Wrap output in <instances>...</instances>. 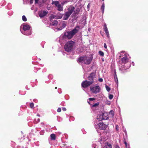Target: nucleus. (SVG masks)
Masks as SVG:
<instances>
[{
    "label": "nucleus",
    "instance_id": "obj_46",
    "mask_svg": "<svg viewBox=\"0 0 148 148\" xmlns=\"http://www.w3.org/2000/svg\"><path fill=\"white\" fill-rule=\"evenodd\" d=\"M58 134L59 135L61 134H62L61 132H58Z\"/></svg>",
    "mask_w": 148,
    "mask_h": 148
},
{
    "label": "nucleus",
    "instance_id": "obj_11",
    "mask_svg": "<svg viewBox=\"0 0 148 148\" xmlns=\"http://www.w3.org/2000/svg\"><path fill=\"white\" fill-rule=\"evenodd\" d=\"M107 138L106 137L101 136L100 138H99L98 141L100 142L101 145L105 143V142H106V140L107 139Z\"/></svg>",
    "mask_w": 148,
    "mask_h": 148
},
{
    "label": "nucleus",
    "instance_id": "obj_21",
    "mask_svg": "<svg viewBox=\"0 0 148 148\" xmlns=\"http://www.w3.org/2000/svg\"><path fill=\"white\" fill-rule=\"evenodd\" d=\"M114 78L115 82L117 84L118 82V81L117 77V75L116 73V72L115 71H114Z\"/></svg>",
    "mask_w": 148,
    "mask_h": 148
},
{
    "label": "nucleus",
    "instance_id": "obj_1",
    "mask_svg": "<svg viewBox=\"0 0 148 148\" xmlns=\"http://www.w3.org/2000/svg\"><path fill=\"white\" fill-rule=\"evenodd\" d=\"M121 56H124L121 59L122 64L119 66V69L121 71L122 73H124L125 72V70L128 69L131 66V63L129 62L128 57V54L124 52H122L121 54Z\"/></svg>",
    "mask_w": 148,
    "mask_h": 148
},
{
    "label": "nucleus",
    "instance_id": "obj_6",
    "mask_svg": "<svg viewBox=\"0 0 148 148\" xmlns=\"http://www.w3.org/2000/svg\"><path fill=\"white\" fill-rule=\"evenodd\" d=\"M74 42L72 41H70L67 42L65 45L64 49L67 52H70L72 50Z\"/></svg>",
    "mask_w": 148,
    "mask_h": 148
},
{
    "label": "nucleus",
    "instance_id": "obj_14",
    "mask_svg": "<svg viewBox=\"0 0 148 148\" xmlns=\"http://www.w3.org/2000/svg\"><path fill=\"white\" fill-rule=\"evenodd\" d=\"M95 77V74L94 73H91L89 76L88 77V79L90 80L89 82H94V78Z\"/></svg>",
    "mask_w": 148,
    "mask_h": 148
},
{
    "label": "nucleus",
    "instance_id": "obj_49",
    "mask_svg": "<svg viewBox=\"0 0 148 148\" xmlns=\"http://www.w3.org/2000/svg\"><path fill=\"white\" fill-rule=\"evenodd\" d=\"M64 103V102H62L61 103V105H62V104H63Z\"/></svg>",
    "mask_w": 148,
    "mask_h": 148
},
{
    "label": "nucleus",
    "instance_id": "obj_36",
    "mask_svg": "<svg viewBox=\"0 0 148 148\" xmlns=\"http://www.w3.org/2000/svg\"><path fill=\"white\" fill-rule=\"evenodd\" d=\"M62 14H60L59 16H58V18L59 19H61L62 18Z\"/></svg>",
    "mask_w": 148,
    "mask_h": 148
},
{
    "label": "nucleus",
    "instance_id": "obj_43",
    "mask_svg": "<svg viewBox=\"0 0 148 148\" xmlns=\"http://www.w3.org/2000/svg\"><path fill=\"white\" fill-rule=\"evenodd\" d=\"M40 121V119L39 118H38L37 120V121H36L37 123H38Z\"/></svg>",
    "mask_w": 148,
    "mask_h": 148
},
{
    "label": "nucleus",
    "instance_id": "obj_35",
    "mask_svg": "<svg viewBox=\"0 0 148 148\" xmlns=\"http://www.w3.org/2000/svg\"><path fill=\"white\" fill-rule=\"evenodd\" d=\"M98 81L100 82H102L103 81V79L101 78H99Z\"/></svg>",
    "mask_w": 148,
    "mask_h": 148
},
{
    "label": "nucleus",
    "instance_id": "obj_26",
    "mask_svg": "<svg viewBox=\"0 0 148 148\" xmlns=\"http://www.w3.org/2000/svg\"><path fill=\"white\" fill-rule=\"evenodd\" d=\"M22 19L23 21L24 22H25L27 21V18L25 15H23L22 16Z\"/></svg>",
    "mask_w": 148,
    "mask_h": 148
},
{
    "label": "nucleus",
    "instance_id": "obj_48",
    "mask_svg": "<svg viewBox=\"0 0 148 148\" xmlns=\"http://www.w3.org/2000/svg\"><path fill=\"white\" fill-rule=\"evenodd\" d=\"M65 53H65L63 52V54L64 55H65Z\"/></svg>",
    "mask_w": 148,
    "mask_h": 148
},
{
    "label": "nucleus",
    "instance_id": "obj_9",
    "mask_svg": "<svg viewBox=\"0 0 148 148\" xmlns=\"http://www.w3.org/2000/svg\"><path fill=\"white\" fill-rule=\"evenodd\" d=\"M92 84V82H89V81L85 80L82 82L81 84V86L83 88H86Z\"/></svg>",
    "mask_w": 148,
    "mask_h": 148
},
{
    "label": "nucleus",
    "instance_id": "obj_12",
    "mask_svg": "<svg viewBox=\"0 0 148 148\" xmlns=\"http://www.w3.org/2000/svg\"><path fill=\"white\" fill-rule=\"evenodd\" d=\"M102 148H112L111 144L107 142H105L104 144L101 145Z\"/></svg>",
    "mask_w": 148,
    "mask_h": 148
},
{
    "label": "nucleus",
    "instance_id": "obj_52",
    "mask_svg": "<svg viewBox=\"0 0 148 148\" xmlns=\"http://www.w3.org/2000/svg\"><path fill=\"white\" fill-rule=\"evenodd\" d=\"M31 9L32 10H33V7H32L31 8Z\"/></svg>",
    "mask_w": 148,
    "mask_h": 148
},
{
    "label": "nucleus",
    "instance_id": "obj_15",
    "mask_svg": "<svg viewBox=\"0 0 148 148\" xmlns=\"http://www.w3.org/2000/svg\"><path fill=\"white\" fill-rule=\"evenodd\" d=\"M47 11H41L39 12L38 14L39 16L42 18L46 16L47 14Z\"/></svg>",
    "mask_w": 148,
    "mask_h": 148
},
{
    "label": "nucleus",
    "instance_id": "obj_3",
    "mask_svg": "<svg viewBox=\"0 0 148 148\" xmlns=\"http://www.w3.org/2000/svg\"><path fill=\"white\" fill-rule=\"evenodd\" d=\"M30 27L29 25L26 23H24L21 25L20 30L23 34L25 35H30L32 33V32L30 29Z\"/></svg>",
    "mask_w": 148,
    "mask_h": 148
},
{
    "label": "nucleus",
    "instance_id": "obj_33",
    "mask_svg": "<svg viewBox=\"0 0 148 148\" xmlns=\"http://www.w3.org/2000/svg\"><path fill=\"white\" fill-rule=\"evenodd\" d=\"M89 100L90 101H93L95 100V98H90L89 99Z\"/></svg>",
    "mask_w": 148,
    "mask_h": 148
},
{
    "label": "nucleus",
    "instance_id": "obj_24",
    "mask_svg": "<svg viewBox=\"0 0 148 148\" xmlns=\"http://www.w3.org/2000/svg\"><path fill=\"white\" fill-rule=\"evenodd\" d=\"M58 23V22L57 21L55 20L53 21L52 23V25L53 26H55L57 25Z\"/></svg>",
    "mask_w": 148,
    "mask_h": 148
},
{
    "label": "nucleus",
    "instance_id": "obj_23",
    "mask_svg": "<svg viewBox=\"0 0 148 148\" xmlns=\"http://www.w3.org/2000/svg\"><path fill=\"white\" fill-rule=\"evenodd\" d=\"M50 137L51 139L52 140H54L56 139V136L54 134H51Z\"/></svg>",
    "mask_w": 148,
    "mask_h": 148
},
{
    "label": "nucleus",
    "instance_id": "obj_40",
    "mask_svg": "<svg viewBox=\"0 0 148 148\" xmlns=\"http://www.w3.org/2000/svg\"><path fill=\"white\" fill-rule=\"evenodd\" d=\"M62 110L64 111H65L66 110V109L65 108V107H63L62 108Z\"/></svg>",
    "mask_w": 148,
    "mask_h": 148
},
{
    "label": "nucleus",
    "instance_id": "obj_30",
    "mask_svg": "<svg viewBox=\"0 0 148 148\" xmlns=\"http://www.w3.org/2000/svg\"><path fill=\"white\" fill-rule=\"evenodd\" d=\"M113 97V95H112L110 94L109 95V98L110 99H112Z\"/></svg>",
    "mask_w": 148,
    "mask_h": 148
},
{
    "label": "nucleus",
    "instance_id": "obj_50",
    "mask_svg": "<svg viewBox=\"0 0 148 148\" xmlns=\"http://www.w3.org/2000/svg\"><path fill=\"white\" fill-rule=\"evenodd\" d=\"M87 7L88 8H89V4H88L87 6Z\"/></svg>",
    "mask_w": 148,
    "mask_h": 148
},
{
    "label": "nucleus",
    "instance_id": "obj_47",
    "mask_svg": "<svg viewBox=\"0 0 148 148\" xmlns=\"http://www.w3.org/2000/svg\"><path fill=\"white\" fill-rule=\"evenodd\" d=\"M132 65H133V66H134V62H132Z\"/></svg>",
    "mask_w": 148,
    "mask_h": 148
},
{
    "label": "nucleus",
    "instance_id": "obj_28",
    "mask_svg": "<svg viewBox=\"0 0 148 148\" xmlns=\"http://www.w3.org/2000/svg\"><path fill=\"white\" fill-rule=\"evenodd\" d=\"M106 88L107 91L108 92H109L110 90V88L107 85L106 86Z\"/></svg>",
    "mask_w": 148,
    "mask_h": 148
},
{
    "label": "nucleus",
    "instance_id": "obj_60",
    "mask_svg": "<svg viewBox=\"0 0 148 148\" xmlns=\"http://www.w3.org/2000/svg\"><path fill=\"white\" fill-rule=\"evenodd\" d=\"M46 71V70H45H45H44V71Z\"/></svg>",
    "mask_w": 148,
    "mask_h": 148
},
{
    "label": "nucleus",
    "instance_id": "obj_22",
    "mask_svg": "<svg viewBox=\"0 0 148 148\" xmlns=\"http://www.w3.org/2000/svg\"><path fill=\"white\" fill-rule=\"evenodd\" d=\"M104 8H105V5L104 2H103V4L101 7V10L102 11V14H103L104 12Z\"/></svg>",
    "mask_w": 148,
    "mask_h": 148
},
{
    "label": "nucleus",
    "instance_id": "obj_32",
    "mask_svg": "<svg viewBox=\"0 0 148 148\" xmlns=\"http://www.w3.org/2000/svg\"><path fill=\"white\" fill-rule=\"evenodd\" d=\"M13 14V12L12 11H10L8 12V14L10 15H12Z\"/></svg>",
    "mask_w": 148,
    "mask_h": 148
},
{
    "label": "nucleus",
    "instance_id": "obj_42",
    "mask_svg": "<svg viewBox=\"0 0 148 148\" xmlns=\"http://www.w3.org/2000/svg\"><path fill=\"white\" fill-rule=\"evenodd\" d=\"M33 2V0H30V3L32 4Z\"/></svg>",
    "mask_w": 148,
    "mask_h": 148
},
{
    "label": "nucleus",
    "instance_id": "obj_2",
    "mask_svg": "<svg viewBox=\"0 0 148 148\" xmlns=\"http://www.w3.org/2000/svg\"><path fill=\"white\" fill-rule=\"evenodd\" d=\"M79 28V26H77L72 30L64 32L63 34L61 35L60 37V42H63L66 41L67 39H71L78 32Z\"/></svg>",
    "mask_w": 148,
    "mask_h": 148
},
{
    "label": "nucleus",
    "instance_id": "obj_27",
    "mask_svg": "<svg viewBox=\"0 0 148 148\" xmlns=\"http://www.w3.org/2000/svg\"><path fill=\"white\" fill-rule=\"evenodd\" d=\"M124 143L125 144V146L126 148H130L129 145L127 144L125 140L124 141Z\"/></svg>",
    "mask_w": 148,
    "mask_h": 148
},
{
    "label": "nucleus",
    "instance_id": "obj_59",
    "mask_svg": "<svg viewBox=\"0 0 148 148\" xmlns=\"http://www.w3.org/2000/svg\"><path fill=\"white\" fill-rule=\"evenodd\" d=\"M50 76V75H49V76H48L49 77Z\"/></svg>",
    "mask_w": 148,
    "mask_h": 148
},
{
    "label": "nucleus",
    "instance_id": "obj_29",
    "mask_svg": "<svg viewBox=\"0 0 148 148\" xmlns=\"http://www.w3.org/2000/svg\"><path fill=\"white\" fill-rule=\"evenodd\" d=\"M99 53L100 56H103L104 53L103 52L101 51H99Z\"/></svg>",
    "mask_w": 148,
    "mask_h": 148
},
{
    "label": "nucleus",
    "instance_id": "obj_31",
    "mask_svg": "<svg viewBox=\"0 0 148 148\" xmlns=\"http://www.w3.org/2000/svg\"><path fill=\"white\" fill-rule=\"evenodd\" d=\"M30 106L31 108H32L34 106V104L33 103H31L30 104Z\"/></svg>",
    "mask_w": 148,
    "mask_h": 148
},
{
    "label": "nucleus",
    "instance_id": "obj_45",
    "mask_svg": "<svg viewBox=\"0 0 148 148\" xmlns=\"http://www.w3.org/2000/svg\"><path fill=\"white\" fill-rule=\"evenodd\" d=\"M116 130L118 131V125H116Z\"/></svg>",
    "mask_w": 148,
    "mask_h": 148
},
{
    "label": "nucleus",
    "instance_id": "obj_13",
    "mask_svg": "<svg viewBox=\"0 0 148 148\" xmlns=\"http://www.w3.org/2000/svg\"><path fill=\"white\" fill-rule=\"evenodd\" d=\"M103 29L105 31L107 37L108 38H110L109 34V32L108 29V28L107 27L106 24V23H104L103 25Z\"/></svg>",
    "mask_w": 148,
    "mask_h": 148
},
{
    "label": "nucleus",
    "instance_id": "obj_41",
    "mask_svg": "<svg viewBox=\"0 0 148 148\" xmlns=\"http://www.w3.org/2000/svg\"><path fill=\"white\" fill-rule=\"evenodd\" d=\"M39 0H35V3L36 4L38 3Z\"/></svg>",
    "mask_w": 148,
    "mask_h": 148
},
{
    "label": "nucleus",
    "instance_id": "obj_37",
    "mask_svg": "<svg viewBox=\"0 0 148 148\" xmlns=\"http://www.w3.org/2000/svg\"><path fill=\"white\" fill-rule=\"evenodd\" d=\"M57 111L58 112H60L61 111V109L60 108H59L57 109Z\"/></svg>",
    "mask_w": 148,
    "mask_h": 148
},
{
    "label": "nucleus",
    "instance_id": "obj_19",
    "mask_svg": "<svg viewBox=\"0 0 148 148\" xmlns=\"http://www.w3.org/2000/svg\"><path fill=\"white\" fill-rule=\"evenodd\" d=\"M103 120H107L108 118V115L107 112L102 113Z\"/></svg>",
    "mask_w": 148,
    "mask_h": 148
},
{
    "label": "nucleus",
    "instance_id": "obj_20",
    "mask_svg": "<svg viewBox=\"0 0 148 148\" xmlns=\"http://www.w3.org/2000/svg\"><path fill=\"white\" fill-rule=\"evenodd\" d=\"M88 103L90 105V106L91 107H96L97 106H98L99 104V102H97V103H95L93 105H92L88 101Z\"/></svg>",
    "mask_w": 148,
    "mask_h": 148
},
{
    "label": "nucleus",
    "instance_id": "obj_25",
    "mask_svg": "<svg viewBox=\"0 0 148 148\" xmlns=\"http://www.w3.org/2000/svg\"><path fill=\"white\" fill-rule=\"evenodd\" d=\"M109 114H111L112 117L114 115V111L112 110H111L109 112Z\"/></svg>",
    "mask_w": 148,
    "mask_h": 148
},
{
    "label": "nucleus",
    "instance_id": "obj_56",
    "mask_svg": "<svg viewBox=\"0 0 148 148\" xmlns=\"http://www.w3.org/2000/svg\"><path fill=\"white\" fill-rule=\"evenodd\" d=\"M41 5H40V4L39 5V6H40Z\"/></svg>",
    "mask_w": 148,
    "mask_h": 148
},
{
    "label": "nucleus",
    "instance_id": "obj_17",
    "mask_svg": "<svg viewBox=\"0 0 148 148\" xmlns=\"http://www.w3.org/2000/svg\"><path fill=\"white\" fill-rule=\"evenodd\" d=\"M71 14L68 12H66L64 14L63 17V19L64 20H66L69 18Z\"/></svg>",
    "mask_w": 148,
    "mask_h": 148
},
{
    "label": "nucleus",
    "instance_id": "obj_8",
    "mask_svg": "<svg viewBox=\"0 0 148 148\" xmlns=\"http://www.w3.org/2000/svg\"><path fill=\"white\" fill-rule=\"evenodd\" d=\"M52 4H54L58 8L57 10L60 11L63 10V7L60 4L58 1H53Z\"/></svg>",
    "mask_w": 148,
    "mask_h": 148
},
{
    "label": "nucleus",
    "instance_id": "obj_18",
    "mask_svg": "<svg viewBox=\"0 0 148 148\" xmlns=\"http://www.w3.org/2000/svg\"><path fill=\"white\" fill-rule=\"evenodd\" d=\"M97 119L99 121H101L103 120V117L102 113H101L98 114L97 116Z\"/></svg>",
    "mask_w": 148,
    "mask_h": 148
},
{
    "label": "nucleus",
    "instance_id": "obj_39",
    "mask_svg": "<svg viewBox=\"0 0 148 148\" xmlns=\"http://www.w3.org/2000/svg\"><path fill=\"white\" fill-rule=\"evenodd\" d=\"M124 132L125 133L126 136H127V133L126 132V130L125 129H124L123 130Z\"/></svg>",
    "mask_w": 148,
    "mask_h": 148
},
{
    "label": "nucleus",
    "instance_id": "obj_54",
    "mask_svg": "<svg viewBox=\"0 0 148 148\" xmlns=\"http://www.w3.org/2000/svg\"><path fill=\"white\" fill-rule=\"evenodd\" d=\"M17 148H21L20 147H18Z\"/></svg>",
    "mask_w": 148,
    "mask_h": 148
},
{
    "label": "nucleus",
    "instance_id": "obj_38",
    "mask_svg": "<svg viewBox=\"0 0 148 148\" xmlns=\"http://www.w3.org/2000/svg\"><path fill=\"white\" fill-rule=\"evenodd\" d=\"M104 47L105 49H107V45H106V43H104Z\"/></svg>",
    "mask_w": 148,
    "mask_h": 148
},
{
    "label": "nucleus",
    "instance_id": "obj_53",
    "mask_svg": "<svg viewBox=\"0 0 148 148\" xmlns=\"http://www.w3.org/2000/svg\"><path fill=\"white\" fill-rule=\"evenodd\" d=\"M60 89H58V92H59V90H60ZM59 93H60L61 92H59Z\"/></svg>",
    "mask_w": 148,
    "mask_h": 148
},
{
    "label": "nucleus",
    "instance_id": "obj_61",
    "mask_svg": "<svg viewBox=\"0 0 148 148\" xmlns=\"http://www.w3.org/2000/svg\"><path fill=\"white\" fill-rule=\"evenodd\" d=\"M102 1H103L104 0H102Z\"/></svg>",
    "mask_w": 148,
    "mask_h": 148
},
{
    "label": "nucleus",
    "instance_id": "obj_55",
    "mask_svg": "<svg viewBox=\"0 0 148 148\" xmlns=\"http://www.w3.org/2000/svg\"><path fill=\"white\" fill-rule=\"evenodd\" d=\"M37 116H39V117L40 116V115L39 114H37Z\"/></svg>",
    "mask_w": 148,
    "mask_h": 148
},
{
    "label": "nucleus",
    "instance_id": "obj_16",
    "mask_svg": "<svg viewBox=\"0 0 148 148\" xmlns=\"http://www.w3.org/2000/svg\"><path fill=\"white\" fill-rule=\"evenodd\" d=\"M75 9V8L73 6H70L68 8V11L67 12L69 13L71 15Z\"/></svg>",
    "mask_w": 148,
    "mask_h": 148
},
{
    "label": "nucleus",
    "instance_id": "obj_10",
    "mask_svg": "<svg viewBox=\"0 0 148 148\" xmlns=\"http://www.w3.org/2000/svg\"><path fill=\"white\" fill-rule=\"evenodd\" d=\"M59 25H62V26L59 27H58L56 29L57 31L61 30L62 29L65 28L66 25V22L65 21H62L59 23Z\"/></svg>",
    "mask_w": 148,
    "mask_h": 148
},
{
    "label": "nucleus",
    "instance_id": "obj_57",
    "mask_svg": "<svg viewBox=\"0 0 148 148\" xmlns=\"http://www.w3.org/2000/svg\"><path fill=\"white\" fill-rule=\"evenodd\" d=\"M41 5H40V4L39 5V6H40Z\"/></svg>",
    "mask_w": 148,
    "mask_h": 148
},
{
    "label": "nucleus",
    "instance_id": "obj_34",
    "mask_svg": "<svg viewBox=\"0 0 148 148\" xmlns=\"http://www.w3.org/2000/svg\"><path fill=\"white\" fill-rule=\"evenodd\" d=\"M114 148H120V147L118 145L115 144L114 145Z\"/></svg>",
    "mask_w": 148,
    "mask_h": 148
},
{
    "label": "nucleus",
    "instance_id": "obj_44",
    "mask_svg": "<svg viewBox=\"0 0 148 148\" xmlns=\"http://www.w3.org/2000/svg\"><path fill=\"white\" fill-rule=\"evenodd\" d=\"M34 101L36 102L38 101V100L37 99H34Z\"/></svg>",
    "mask_w": 148,
    "mask_h": 148
},
{
    "label": "nucleus",
    "instance_id": "obj_58",
    "mask_svg": "<svg viewBox=\"0 0 148 148\" xmlns=\"http://www.w3.org/2000/svg\"><path fill=\"white\" fill-rule=\"evenodd\" d=\"M55 89H57V87H56L55 88Z\"/></svg>",
    "mask_w": 148,
    "mask_h": 148
},
{
    "label": "nucleus",
    "instance_id": "obj_51",
    "mask_svg": "<svg viewBox=\"0 0 148 148\" xmlns=\"http://www.w3.org/2000/svg\"><path fill=\"white\" fill-rule=\"evenodd\" d=\"M96 146H93V147L94 148H96Z\"/></svg>",
    "mask_w": 148,
    "mask_h": 148
},
{
    "label": "nucleus",
    "instance_id": "obj_5",
    "mask_svg": "<svg viewBox=\"0 0 148 148\" xmlns=\"http://www.w3.org/2000/svg\"><path fill=\"white\" fill-rule=\"evenodd\" d=\"M93 58V57L92 56L90 57H80L78 59V61L80 62L84 63L86 64H89L92 61Z\"/></svg>",
    "mask_w": 148,
    "mask_h": 148
},
{
    "label": "nucleus",
    "instance_id": "obj_4",
    "mask_svg": "<svg viewBox=\"0 0 148 148\" xmlns=\"http://www.w3.org/2000/svg\"><path fill=\"white\" fill-rule=\"evenodd\" d=\"M94 126L98 132V130H104L107 128L108 125L105 124L103 123L99 122L97 121H95L94 123Z\"/></svg>",
    "mask_w": 148,
    "mask_h": 148
},
{
    "label": "nucleus",
    "instance_id": "obj_7",
    "mask_svg": "<svg viewBox=\"0 0 148 148\" xmlns=\"http://www.w3.org/2000/svg\"><path fill=\"white\" fill-rule=\"evenodd\" d=\"M90 89L92 93L95 94L99 92L100 91V88L98 86H91L90 87Z\"/></svg>",
    "mask_w": 148,
    "mask_h": 148
}]
</instances>
